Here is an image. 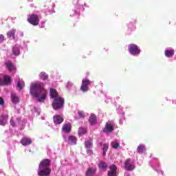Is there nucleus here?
I'll return each instance as SVG.
<instances>
[{"label":"nucleus","instance_id":"nucleus-17","mask_svg":"<svg viewBox=\"0 0 176 176\" xmlns=\"http://www.w3.org/2000/svg\"><path fill=\"white\" fill-rule=\"evenodd\" d=\"M8 123V111L0 116V126H5Z\"/></svg>","mask_w":176,"mask_h":176},{"label":"nucleus","instance_id":"nucleus-15","mask_svg":"<svg viewBox=\"0 0 176 176\" xmlns=\"http://www.w3.org/2000/svg\"><path fill=\"white\" fill-rule=\"evenodd\" d=\"M21 143L24 146H28V145H31L32 144V140H31V138H30L28 137H24L21 140Z\"/></svg>","mask_w":176,"mask_h":176},{"label":"nucleus","instance_id":"nucleus-7","mask_svg":"<svg viewBox=\"0 0 176 176\" xmlns=\"http://www.w3.org/2000/svg\"><path fill=\"white\" fill-rule=\"evenodd\" d=\"M91 84V81L87 79H84L82 80V85L80 88L81 91L86 93V91H89V86Z\"/></svg>","mask_w":176,"mask_h":176},{"label":"nucleus","instance_id":"nucleus-30","mask_svg":"<svg viewBox=\"0 0 176 176\" xmlns=\"http://www.w3.org/2000/svg\"><path fill=\"white\" fill-rule=\"evenodd\" d=\"M111 146L114 149H118L120 146V142H119L118 140H114L113 142H111Z\"/></svg>","mask_w":176,"mask_h":176},{"label":"nucleus","instance_id":"nucleus-33","mask_svg":"<svg viewBox=\"0 0 176 176\" xmlns=\"http://www.w3.org/2000/svg\"><path fill=\"white\" fill-rule=\"evenodd\" d=\"M85 144L87 149H90V148L93 147V142H91V140H87Z\"/></svg>","mask_w":176,"mask_h":176},{"label":"nucleus","instance_id":"nucleus-10","mask_svg":"<svg viewBox=\"0 0 176 176\" xmlns=\"http://www.w3.org/2000/svg\"><path fill=\"white\" fill-rule=\"evenodd\" d=\"M135 168L134 166V160L128 159L125 161V168L128 171H132V170Z\"/></svg>","mask_w":176,"mask_h":176},{"label":"nucleus","instance_id":"nucleus-27","mask_svg":"<svg viewBox=\"0 0 176 176\" xmlns=\"http://www.w3.org/2000/svg\"><path fill=\"white\" fill-rule=\"evenodd\" d=\"M96 171H97V169L96 168H89L87 169L85 175L86 176H93L94 174H96Z\"/></svg>","mask_w":176,"mask_h":176},{"label":"nucleus","instance_id":"nucleus-41","mask_svg":"<svg viewBox=\"0 0 176 176\" xmlns=\"http://www.w3.org/2000/svg\"><path fill=\"white\" fill-rule=\"evenodd\" d=\"M155 171H157V173H159L160 171V170H159V169H155Z\"/></svg>","mask_w":176,"mask_h":176},{"label":"nucleus","instance_id":"nucleus-35","mask_svg":"<svg viewBox=\"0 0 176 176\" xmlns=\"http://www.w3.org/2000/svg\"><path fill=\"white\" fill-rule=\"evenodd\" d=\"M5 41V36L3 34H0V43H3Z\"/></svg>","mask_w":176,"mask_h":176},{"label":"nucleus","instance_id":"nucleus-32","mask_svg":"<svg viewBox=\"0 0 176 176\" xmlns=\"http://www.w3.org/2000/svg\"><path fill=\"white\" fill-rule=\"evenodd\" d=\"M87 133V129L80 126L78 129V135H85Z\"/></svg>","mask_w":176,"mask_h":176},{"label":"nucleus","instance_id":"nucleus-1","mask_svg":"<svg viewBox=\"0 0 176 176\" xmlns=\"http://www.w3.org/2000/svg\"><path fill=\"white\" fill-rule=\"evenodd\" d=\"M30 94L36 98L38 102H45L47 93L43 86V82L35 81L30 84Z\"/></svg>","mask_w":176,"mask_h":176},{"label":"nucleus","instance_id":"nucleus-19","mask_svg":"<svg viewBox=\"0 0 176 176\" xmlns=\"http://www.w3.org/2000/svg\"><path fill=\"white\" fill-rule=\"evenodd\" d=\"M6 66L7 69L12 72V71H16V66H14V64L12 63L10 61H8L6 63Z\"/></svg>","mask_w":176,"mask_h":176},{"label":"nucleus","instance_id":"nucleus-18","mask_svg":"<svg viewBox=\"0 0 176 176\" xmlns=\"http://www.w3.org/2000/svg\"><path fill=\"white\" fill-rule=\"evenodd\" d=\"M89 122L91 126H95V124H97V116L94 114H91L89 118Z\"/></svg>","mask_w":176,"mask_h":176},{"label":"nucleus","instance_id":"nucleus-3","mask_svg":"<svg viewBox=\"0 0 176 176\" xmlns=\"http://www.w3.org/2000/svg\"><path fill=\"white\" fill-rule=\"evenodd\" d=\"M50 160L45 159L40 162L37 174L38 176H49L50 173H52V169H50Z\"/></svg>","mask_w":176,"mask_h":176},{"label":"nucleus","instance_id":"nucleus-21","mask_svg":"<svg viewBox=\"0 0 176 176\" xmlns=\"http://www.w3.org/2000/svg\"><path fill=\"white\" fill-rule=\"evenodd\" d=\"M71 129H72L71 124L67 123L63 124L62 128V131H63V133H70Z\"/></svg>","mask_w":176,"mask_h":176},{"label":"nucleus","instance_id":"nucleus-6","mask_svg":"<svg viewBox=\"0 0 176 176\" xmlns=\"http://www.w3.org/2000/svg\"><path fill=\"white\" fill-rule=\"evenodd\" d=\"M129 52L133 56H138L141 52V49L137 45H130L129 46Z\"/></svg>","mask_w":176,"mask_h":176},{"label":"nucleus","instance_id":"nucleus-28","mask_svg":"<svg viewBox=\"0 0 176 176\" xmlns=\"http://www.w3.org/2000/svg\"><path fill=\"white\" fill-rule=\"evenodd\" d=\"M39 79H41V80H47L49 79V75L46 74L45 72H42L38 75Z\"/></svg>","mask_w":176,"mask_h":176},{"label":"nucleus","instance_id":"nucleus-12","mask_svg":"<svg viewBox=\"0 0 176 176\" xmlns=\"http://www.w3.org/2000/svg\"><path fill=\"white\" fill-rule=\"evenodd\" d=\"M54 123L56 126H58V124H61L64 122V118L63 116L56 115L53 117Z\"/></svg>","mask_w":176,"mask_h":176},{"label":"nucleus","instance_id":"nucleus-25","mask_svg":"<svg viewBox=\"0 0 176 176\" xmlns=\"http://www.w3.org/2000/svg\"><path fill=\"white\" fill-rule=\"evenodd\" d=\"M100 146H102V155H103V156H105V155H107V151H108V148H109V144H102V142H100Z\"/></svg>","mask_w":176,"mask_h":176},{"label":"nucleus","instance_id":"nucleus-24","mask_svg":"<svg viewBox=\"0 0 176 176\" xmlns=\"http://www.w3.org/2000/svg\"><path fill=\"white\" fill-rule=\"evenodd\" d=\"M86 118V113L85 111H78L77 114L75 116V119H85Z\"/></svg>","mask_w":176,"mask_h":176},{"label":"nucleus","instance_id":"nucleus-23","mask_svg":"<svg viewBox=\"0 0 176 176\" xmlns=\"http://www.w3.org/2000/svg\"><path fill=\"white\" fill-rule=\"evenodd\" d=\"M6 35L8 38H13V39H16V30L12 29L9 30Z\"/></svg>","mask_w":176,"mask_h":176},{"label":"nucleus","instance_id":"nucleus-11","mask_svg":"<svg viewBox=\"0 0 176 176\" xmlns=\"http://www.w3.org/2000/svg\"><path fill=\"white\" fill-rule=\"evenodd\" d=\"M16 80L17 82V85H16L17 90H23V89H24V87H25V84L24 83V81L23 80V79L20 78V77L19 76H16Z\"/></svg>","mask_w":176,"mask_h":176},{"label":"nucleus","instance_id":"nucleus-2","mask_svg":"<svg viewBox=\"0 0 176 176\" xmlns=\"http://www.w3.org/2000/svg\"><path fill=\"white\" fill-rule=\"evenodd\" d=\"M50 96L54 99L52 107L55 111L61 109L64 107V99L58 95V93L54 89H50Z\"/></svg>","mask_w":176,"mask_h":176},{"label":"nucleus","instance_id":"nucleus-26","mask_svg":"<svg viewBox=\"0 0 176 176\" xmlns=\"http://www.w3.org/2000/svg\"><path fill=\"white\" fill-rule=\"evenodd\" d=\"M145 144H140L137 148V153L140 155H142L146 151Z\"/></svg>","mask_w":176,"mask_h":176},{"label":"nucleus","instance_id":"nucleus-5","mask_svg":"<svg viewBox=\"0 0 176 176\" xmlns=\"http://www.w3.org/2000/svg\"><path fill=\"white\" fill-rule=\"evenodd\" d=\"M27 21L32 25H38L39 24V16L35 14H31L28 16Z\"/></svg>","mask_w":176,"mask_h":176},{"label":"nucleus","instance_id":"nucleus-34","mask_svg":"<svg viewBox=\"0 0 176 176\" xmlns=\"http://www.w3.org/2000/svg\"><path fill=\"white\" fill-rule=\"evenodd\" d=\"M32 111L33 112V113H36V115L38 116L41 115V109L39 108L34 107L33 108V109H32Z\"/></svg>","mask_w":176,"mask_h":176},{"label":"nucleus","instance_id":"nucleus-38","mask_svg":"<svg viewBox=\"0 0 176 176\" xmlns=\"http://www.w3.org/2000/svg\"><path fill=\"white\" fill-rule=\"evenodd\" d=\"M87 155H91V153H93V151L90 148H88L87 150Z\"/></svg>","mask_w":176,"mask_h":176},{"label":"nucleus","instance_id":"nucleus-14","mask_svg":"<svg viewBox=\"0 0 176 176\" xmlns=\"http://www.w3.org/2000/svg\"><path fill=\"white\" fill-rule=\"evenodd\" d=\"M174 53L175 51L173 48H166L164 52V54L168 58H173Z\"/></svg>","mask_w":176,"mask_h":176},{"label":"nucleus","instance_id":"nucleus-31","mask_svg":"<svg viewBox=\"0 0 176 176\" xmlns=\"http://www.w3.org/2000/svg\"><path fill=\"white\" fill-rule=\"evenodd\" d=\"M100 170H102V171H107V168L108 167V164H107L104 162H100L98 164Z\"/></svg>","mask_w":176,"mask_h":176},{"label":"nucleus","instance_id":"nucleus-42","mask_svg":"<svg viewBox=\"0 0 176 176\" xmlns=\"http://www.w3.org/2000/svg\"><path fill=\"white\" fill-rule=\"evenodd\" d=\"M9 163H10V158L8 157Z\"/></svg>","mask_w":176,"mask_h":176},{"label":"nucleus","instance_id":"nucleus-40","mask_svg":"<svg viewBox=\"0 0 176 176\" xmlns=\"http://www.w3.org/2000/svg\"><path fill=\"white\" fill-rule=\"evenodd\" d=\"M173 104H175L176 105V100H173Z\"/></svg>","mask_w":176,"mask_h":176},{"label":"nucleus","instance_id":"nucleus-20","mask_svg":"<svg viewBox=\"0 0 176 176\" xmlns=\"http://www.w3.org/2000/svg\"><path fill=\"white\" fill-rule=\"evenodd\" d=\"M76 137L70 135L68 138L67 144H69V145H76Z\"/></svg>","mask_w":176,"mask_h":176},{"label":"nucleus","instance_id":"nucleus-39","mask_svg":"<svg viewBox=\"0 0 176 176\" xmlns=\"http://www.w3.org/2000/svg\"><path fill=\"white\" fill-rule=\"evenodd\" d=\"M154 164H155V166H157L159 164V160H155Z\"/></svg>","mask_w":176,"mask_h":176},{"label":"nucleus","instance_id":"nucleus-16","mask_svg":"<svg viewBox=\"0 0 176 176\" xmlns=\"http://www.w3.org/2000/svg\"><path fill=\"white\" fill-rule=\"evenodd\" d=\"M110 170L108 172V176H118L117 173H116V166L114 164L110 166L109 167Z\"/></svg>","mask_w":176,"mask_h":176},{"label":"nucleus","instance_id":"nucleus-36","mask_svg":"<svg viewBox=\"0 0 176 176\" xmlns=\"http://www.w3.org/2000/svg\"><path fill=\"white\" fill-rule=\"evenodd\" d=\"M10 123L11 126H12V127H14L15 124H14V120H13V118H11Z\"/></svg>","mask_w":176,"mask_h":176},{"label":"nucleus","instance_id":"nucleus-37","mask_svg":"<svg viewBox=\"0 0 176 176\" xmlns=\"http://www.w3.org/2000/svg\"><path fill=\"white\" fill-rule=\"evenodd\" d=\"M3 104H5V100H3L2 97H0V105H3Z\"/></svg>","mask_w":176,"mask_h":176},{"label":"nucleus","instance_id":"nucleus-13","mask_svg":"<svg viewBox=\"0 0 176 176\" xmlns=\"http://www.w3.org/2000/svg\"><path fill=\"white\" fill-rule=\"evenodd\" d=\"M117 112L118 113V115H120L121 116L120 120H119V123H120V124H123V121L126 119L124 118V111H123V109L122 108V107H119L118 109H117Z\"/></svg>","mask_w":176,"mask_h":176},{"label":"nucleus","instance_id":"nucleus-9","mask_svg":"<svg viewBox=\"0 0 176 176\" xmlns=\"http://www.w3.org/2000/svg\"><path fill=\"white\" fill-rule=\"evenodd\" d=\"M3 85H10V76L0 74V86Z\"/></svg>","mask_w":176,"mask_h":176},{"label":"nucleus","instance_id":"nucleus-44","mask_svg":"<svg viewBox=\"0 0 176 176\" xmlns=\"http://www.w3.org/2000/svg\"><path fill=\"white\" fill-rule=\"evenodd\" d=\"M152 167H153V168H155V166H153V165H151Z\"/></svg>","mask_w":176,"mask_h":176},{"label":"nucleus","instance_id":"nucleus-43","mask_svg":"<svg viewBox=\"0 0 176 176\" xmlns=\"http://www.w3.org/2000/svg\"><path fill=\"white\" fill-rule=\"evenodd\" d=\"M166 101H168V98L167 97L166 98Z\"/></svg>","mask_w":176,"mask_h":176},{"label":"nucleus","instance_id":"nucleus-4","mask_svg":"<svg viewBox=\"0 0 176 176\" xmlns=\"http://www.w3.org/2000/svg\"><path fill=\"white\" fill-rule=\"evenodd\" d=\"M113 130H115V122H113V121H108L102 129V131L104 134H111Z\"/></svg>","mask_w":176,"mask_h":176},{"label":"nucleus","instance_id":"nucleus-22","mask_svg":"<svg viewBox=\"0 0 176 176\" xmlns=\"http://www.w3.org/2000/svg\"><path fill=\"white\" fill-rule=\"evenodd\" d=\"M11 101L13 104H17L20 101L19 96L15 93L11 94Z\"/></svg>","mask_w":176,"mask_h":176},{"label":"nucleus","instance_id":"nucleus-29","mask_svg":"<svg viewBox=\"0 0 176 176\" xmlns=\"http://www.w3.org/2000/svg\"><path fill=\"white\" fill-rule=\"evenodd\" d=\"M12 53L14 56L20 55V45H14L12 47Z\"/></svg>","mask_w":176,"mask_h":176},{"label":"nucleus","instance_id":"nucleus-8","mask_svg":"<svg viewBox=\"0 0 176 176\" xmlns=\"http://www.w3.org/2000/svg\"><path fill=\"white\" fill-rule=\"evenodd\" d=\"M66 89H67V91H69V93H71L72 94H76V87L71 81L67 82V83L66 85Z\"/></svg>","mask_w":176,"mask_h":176}]
</instances>
